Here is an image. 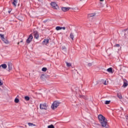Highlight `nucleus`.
<instances>
[{"label": "nucleus", "instance_id": "nucleus-16", "mask_svg": "<svg viewBox=\"0 0 128 128\" xmlns=\"http://www.w3.org/2000/svg\"><path fill=\"white\" fill-rule=\"evenodd\" d=\"M28 126H36V124L30 122L28 123Z\"/></svg>", "mask_w": 128, "mask_h": 128}, {"label": "nucleus", "instance_id": "nucleus-13", "mask_svg": "<svg viewBox=\"0 0 128 128\" xmlns=\"http://www.w3.org/2000/svg\"><path fill=\"white\" fill-rule=\"evenodd\" d=\"M96 16V14H94V13L90 14H88V18H92V16Z\"/></svg>", "mask_w": 128, "mask_h": 128}, {"label": "nucleus", "instance_id": "nucleus-3", "mask_svg": "<svg viewBox=\"0 0 128 128\" xmlns=\"http://www.w3.org/2000/svg\"><path fill=\"white\" fill-rule=\"evenodd\" d=\"M60 102L58 101H55L53 102L52 104V105L51 107L52 110H54L60 106Z\"/></svg>", "mask_w": 128, "mask_h": 128}, {"label": "nucleus", "instance_id": "nucleus-19", "mask_svg": "<svg viewBox=\"0 0 128 128\" xmlns=\"http://www.w3.org/2000/svg\"><path fill=\"white\" fill-rule=\"evenodd\" d=\"M70 38H72V40H74V34L72 33L70 34Z\"/></svg>", "mask_w": 128, "mask_h": 128}, {"label": "nucleus", "instance_id": "nucleus-18", "mask_svg": "<svg viewBox=\"0 0 128 128\" xmlns=\"http://www.w3.org/2000/svg\"><path fill=\"white\" fill-rule=\"evenodd\" d=\"M62 27H60V26H56V30H62Z\"/></svg>", "mask_w": 128, "mask_h": 128}, {"label": "nucleus", "instance_id": "nucleus-25", "mask_svg": "<svg viewBox=\"0 0 128 128\" xmlns=\"http://www.w3.org/2000/svg\"><path fill=\"white\" fill-rule=\"evenodd\" d=\"M48 128H54V125L52 124H51V125H50L48 126Z\"/></svg>", "mask_w": 128, "mask_h": 128}, {"label": "nucleus", "instance_id": "nucleus-24", "mask_svg": "<svg viewBox=\"0 0 128 128\" xmlns=\"http://www.w3.org/2000/svg\"><path fill=\"white\" fill-rule=\"evenodd\" d=\"M26 100H30V97L28 96H26L24 97Z\"/></svg>", "mask_w": 128, "mask_h": 128}, {"label": "nucleus", "instance_id": "nucleus-32", "mask_svg": "<svg viewBox=\"0 0 128 128\" xmlns=\"http://www.w3.org/2000/svg\"><path fill=\"white\" fill-rule=\"evenodd\" d=\"M104 84L105 85V86H106V81H105V82H104Z\"/></svg>", "mask_w": 128, "mask_h": 128}, {"label": "nucleus", "instance_id": "nucleus-39", "mask_svg": "<svg viewBox=\"0 0 128 128\" xmlns=\"http://www.w3.org/2000/svg\"><path fill=\"white\" fill-rule=\"evenodd\" d=\"M39 0L40 2V0Z\"/></svg>", "mask_w": 128, "mask_h": 128}, {"label": "nucleus", "instance_id": "nucleus-10", "mask_svg": "<svg viewBox=\"0 0 128 128\" xmlns=\"http://www.w3.org/2000/svg\"><path fill=\"white\" fill-rule=\"evenodd\" d=\"M2 40V42H4V44H10V42H8V40H6V38H4Z\"/></svg>", "mask_w": 128, "mask_h": 128}, {"label": "nucleus", "instance_id": "nucleus-30", "mask_svg": "<svg viewBox=\"0 0 128 128\" xmlns=\"http://www.w3.org/2000/svg\"><path fill=\"white\" fill-rule=\"evenodd\" d=\"M0 86H2V80H0Z\"/></svg>", "mask_w": 128, "mask_h": 128}, {"label": "nucleus", "instance_id": "nucleus-26", "mask_svg": "<svg viewBox=\"0 0 128 128\" xmlns=\"http://www.w3.org/2000/svg\"><path fill=\"white\" fill-rule=\"evenodd\" d=\"M62 50H66V46H62Z\"/></svg>", "mask_w": 128, "mask_h": 128}, {"label": "nucleus", "instance_id": "nucleus-1", "mask_svg": "<svg viewBox=\"0 0 128 128\" xmlns=\"http://www.w3.org/2000/svg\"><path fill=\"white\" fill-rule=\"evenodd\" d=\"M98 118L103 128H106V124H108V122H106V118L102 114H100L98 116Z\"/></svg>", "mask_w": 128, "mask_h": 128}, {"label": "nucleus", "instance_id": "nucleus-11", "mask_svg": "<svg viewBox=\"0 0 128 128\" xmlns=\"http://www.w3.org/2000/svg\"><path fill=\"white\" fill-rule=\"evenodd\" d=\"M0 68H2L6 70V68H8V66H6V64H2L0 66Z\"/></svg>", "mask_w": 128, "mask_h": 128}, {"label": "nucleus", "instance_id": "nucleus-20", "mask_svg": "<svg viewBox=\"0 0 128 128\" xmlns=\"http://www.w3.org/2000/svg\"><path fill=\"white\" fill-rule=\"evenodd\" d=\"M110 104V100H106L105 102V104Z\"/></svg>", "mask_w": 128, "mask_h": 128}, {"label": "nucleus", "instance_id": "nucleus-9", "mask_svg": "<svg viewBox=\"0 0 128 128\" xmlns=\"http://www.w3.org/2000/svg\"><path fill=\"white\" fill-rule=\"evenodd\" d=\"M12 0V4L14 6H16V5L18 4V0Z\"/></svg>", "mask_w": 128, "mask_h": 128}, {"label": "nucleus", "instance_id": "nucleus-31", "mask_svg": "<svg viewBox=\"0 0 128 128\" xmlns=\"http://www.w3.org/2000/svg\"><path fill=\"white\" fill-rule=\"evenodd\" d=\"M62 30H66V27H62Z\"/></svg>", "mask_w": 128, "mask_h": 128}, {"label": "nucleus", "instance_id": "nucleus-5", "mask_svg": "<svg viewBox=\"0 0 128 128\" xmlns=\"http://www.w3.org/2000/svg\"><path fill=\"white\" fill-rule=\"evenodd\" d=\"M32 38H34V36H32V34H30L28 38L26 40L27 44H30V42L32 40Z\"/></svg>", "mask_w": 128, "mask_h": 128}, {"label": "nucleus", "instance_id": "nucleus-8", "mask_svg": "<svg viewBox=\"0 0 128 128\" xmlns=\"http://www.w3.org/2000/svg\"><path fill=\"white\" fill-rule=\"evenodd\" d=\"M72 10V8L70 7H68V8L62 7V12H68V10Z\"/></svg>", "mask_w": 128, "mask_h": 128}, {"label": "nucleus", "instance_id": "nucleus-14", "mask_svg": "<svg viewBox=\"0 0 128 128\" xmlns=\"http://www.w3.org/2000/svg\"><path fill=\"white\" fill-rule=\"evenodd\" d=\"M48 42H49L48 39H44V40L43 42H44L46 44H48Z\"/></svg>", "mask_w": 128, "mask_h": 128}, {"label": "nucleus", "instance_id": "nucleus-37", "mask_svg": "<svg viewBox=\"0 0 128 128\" xmlns=\"http://www.w3.org/2000/svg\"><path fill=\"white\" fill-rule=\"evenodd\" d=\"M18 44H20V42H18Z\"/></svg>", "mask_w": 128, "mask_h": 128}, {"label": "nucleus", "instance_id": "nucleus-12", "mask_svg": "<svg viewBox=\"0 0 128 128\" xmlns=\"http://www.w3.org/2000/svg\"><path fill=\"white\" fill-rule=\"evenodd\" d=\"M107 72H110V74H112L114 72H112V68H110L108 69H107Z\"/></svg>", "mask_w": 128, "mask_h": 128}, {"label": "nucleus", "instance_id": "nucleus-15", "mask_svg": "<svg viewBox=\"0 0 128 128\" xmlns=\"http://www.w3.org/2000/svg\"><path fill=\"white\" fill-rule=\"evenodd\" d=\"M128 86V82H124V84L122 86L123 88H126V86Z\"/></svg>", "mask_w": 128, "mask_h": 128}, {"label": "nucleus", "instance_id": "nucleus-35", "mask_svg": "<svg viewBox=\"0 0 128 128\" xmlns=\"http://www.w3.org/2000/svg\"><path fill=\"white\" fill-rule=\"evenodd\" d=\"M104 0H100V2H104Z\"/></svg>", "mask_w": 128, "mask_h": 128}, {"label": "nucleus", "instance_id": "nucleus-34", "mask_svg": "<svg viewBox=\"0 0 128 128\" xmlns=\"http://www.w3.org/2000/svg\"><path fill=\"white\" fill-rule=\"evenodd\" d=\"M126 120H128V116H126Z\"/></svg>", "mask_w": 128, "mask_h": 128}, {"label": "nucleus", "instance_id": "nucleus-38", "mask_svg": "<svg viewBox=\"0 0 128 128\" xmlns=\"http://www.w3.org/2000/svg\"><path fill=\"white\" fill-rule=\"evenodd\" d=\"M20 42H22V40H21V41Z\"/></svg>", "mask_w": 128, "mask_h": 128}, {"label": "nucleus", "instance_id": "nucleus-22", "mask_svg": "<svg viewBox=\"0 0 128 128\" xmlns=\"http://www.w3.org/2000/svg\"><path fill=\"white\" fill-rule=\"evenodd\" d=\"M48 70V68H42V72H46Z\"/></svg>", "mask_w": 128, "mask_h": 128}, {"label": "nucleus", "instance_id": "nucleus-17", "mask_svg": "<svg viewBox=\"0 0 128 128\" xmlns=\"http://www.w3.org/2000/svg\"><path fill=\"white\" fill-rule=\"evenodd\" d=\"M14 102H16V104H18V102H20V100L18 98H16L14 100Z\"/></svg>", "mask_w": 128, "mask_h": 128}, {"label": "nucleus", "instance_id": "nucleus-2", "mask_svg": "<svg viewBox=\"0 0 128 128\" xmlns=\"http://www.w3.org/2000/svg\"><path fill=\"white\" fill-rule=\"evenodd\" d=\"M48 106L46 103H42L40 104V110H46Z\"/></svg>", "mask_w": 128, "mask_h": 128}, {"label": "nucleus", "instance_id": "nucleus-7", "mask_svg": "<svg viewBox=\"0 0 128 128\" xmlns=\"http://www.w3.org/2000/svg\"><path fill=\"white\" fill-rule=\"evenodd\" d=\"M34 38H36V40H38V38H40V34H38V32L35 31L34 32Z\"/></svg>", "mask_w": 128, "mask_h": 128}, {"label": "nucleus", "instance_id": "nucleus-23", "mask_svg": "<svg viewBox=\"0 0 128 128\" xmlns=\"http://www.w3.org/2000/svg\"><path fill=\"white\" fill-rule=\"evenodd\" d=\"M66 62V64L68 66H72V64L70 63H68V62Z\"/></svg>", "mask_w": 128, "mask_h": 128}, {"label": "nucleus", "instance_id": "nucleus-21", "mask_svg": "<svg viewBox=\"0 0 128 128\" xmlns=\"http://www.w3.org/2000/svg\"><path fill=\"white\" fill-rule=\"evenodd\" d=\"M0 36L2 40H4V36L2 34H0Z\"/></svg>", "mask_w": 128, "mask_h": 128}, {"label": "nucleus", "instance_id": "nucleus-28", "mask_svg": "<svg viewBox=\"0 0 128 128\" xmlns=\"http://www.w3.org/2000/svg\"><path fill=\"white\" fill-rule=\"evenodd\" d=\"M88 66H92V63H88Z\"/></svg>", "mask_w": 128, "mask_h": 128}, {"label": "nucleus", "instance_id": "nucleus-6", "mask_svg": "<svg viewBox=\"0 0 128 128\" xmlns=\"http://www.w3.org/2000/svg\"><path fill=\"white\" fill-rule=\"evenodd\" d=\"M8 72H10V70H12V62H8Z\"/></svg>", "mask_w": 128, "mask_h": 128}, {"label": "nucleus", "instance_id": "nucleus-33", "mask_svg": "<svg viewBox=\"0 0 128 128\" xmlns=\"http://www.w3.org/2000/svg\"><path fill=\"white\" fill-rule=\"evenodd\" d=\"M43 78H44V76H40V78H41L42 80Z\"/></svg>", "mask_w": 128, "mask_h": 128}, {"label": "nucleus", "instance_id": "nucleus-4", "mask_svg": "<svg viewBox=\"0 0 128 128\" xmlns=\"http://www.w3.org/2000/svg\"><path fill=\"white\" fill-rule=\"evenodd\" d=\"M50 4L53 8L58 10V6L55 2H52Z\"/></svg>", "mask_w": 128, "mask_h": 128}, {"label": "nucleus", "instance_id": "nucleus-27", "mask_svg": "<svg viewBox=\"0 0 128 128\" xmlns=\"http://www.w3.org/2000/svg\"><path fill=\"white\" fill-rule=\"evenodd\" d=\"M114 46H116L117 48H119L120 46L119 44H116Z\"/></svg>", "mask_w": 128, "mask_h": 128}, {"label": "nucleus", "instance_id": "nucleus-36", "mask_svg": "<svg viewBox=\"0 0 128 128\" xmlns=\"http://www.w3.org/2000/svg\"><path fill=\"white\" fill-rule=\"evenodd\" d=\"M8 14H10V10H8Z\"/></svg>", "mask_w": 128, "mask_h": 128}, {"label": "nucleus", "instance_id": "nucleus-29", "mask_svg": "<svg viewBox=\"0 0 128 128\" xmlns=\"http://www.w3.org/2000/svg\"><path fill=\"white\" fill-rule=\"evenodd\" d=\"M118 98H122V95H119V96H118Z\"/></svg>", "mask_w": 128, "mask_h": 128}]
</instances>
